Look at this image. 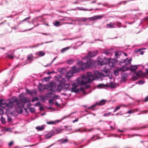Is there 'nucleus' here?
<instances>
[{"instance_id": "obj_1", "label": "nucleus", "mask_w": 148, "mask_h": 148, "mask_svg": "<svg viewBox=\"0 0 148 148\" xmlns=\"http://www.w3.org/2000/svg\"><path fill=\"white\" fill-rule=\"evenodd\" d=\"M94 76L92 73L90 72H87V77L84 75H82L77 79V82L80 85H85L88 83H91L96 79L102 80V78L105 76L101 72H99L97 70L94 71Z\"/></svg>"}, {"instance_id": "obj_2", "label": "nucleus", "mask_w": 148, "mask_h": 148, "mask_svg": "<svg viewBox=\"0 0 148 148\" xmlns=\"http://www.w3.org/2000/svg\"><path fill=\"white\" fill-rule=\"evenodd\" d=\"M14 102H16L15 104L16 109L17 112L19 114L23 112V107L24 105L19 101L18 99L16 98L14 99Z\"/></svg>"}, {"instance_id": "obj_3", "label": "nucleus", "mask_w": 148, "mask_h": 148, "mask_svg": "<svg viewBox=\"0 0 148 148\" xmlns=\"http://www.w3.org/2000/svg\"><path fill=\"white\" fill-rule=\"evenodd\" d=\"M77 64L78 66H80L79 68L82 70H83L86 68L92 66V63L90 60H89L86 63L79 62Z\"/></svg>"}, {"instance_id": "obj_4", "label": "nucleus", "mask_w": 148, "mask_h": 148, "mask_svg": "<svg viewBox=\"0 0 148 148\" xmlns=\"http://www.w3.org/2000/svg\"><path fill=\"white\" fill-rule=\"evenodd\" d=\"M77 83H78L77 82ZM79 84L76 83H73L72 84V87L71 89V91L73 92H77L79 91V90L77 88Z\"/></svg>"}, {"instance_id": "obj_5", "label": "nucleus", "mask_w": 148, "mask_h": 148, "mask_svg": "<svg viewBox=\"0 0 148 148\" xmlns=\"http://www.w3.org/2000/svg\"><path fill=\"white\" fill-rule=\"evenodd\" d=\"M45 20V19L42 17L41 16H38L36 18H34L32 20V24H34L35 21H40L41 22H43Z\"/></svg>"}, {"instance_id": "obj_6", "label": "nucleus", "mask_w": 148, "mask_h": 148, "mask_svg": "<svg viewBox=\"0 0 148 148\" xmlns=\"http://www.w3.org/2000/svg\"><path fill=\"white\" fill-rule=\"evenodd\" d=\"M106 102V101L105 99H102L99 102H97L94 105L92 106L90 108H92L95 106H101L105 104Z\"/></svg>"}, {"instance_id": "obj_7", "label": "nucleus", "mask_w": 148, "mask_h": 148, "mask_svg": "<svg viewBox=\"0 0 148 148\" xmlns=\"http://www.w3.org/2000/svg\"><path fill=\"white\" fill-rule=\"evenodd\" d=\"M98 51H90L88 53V56L85 57L86 59H88V57H93L96 56L97 54Z\"/></svg>"}, {"instance_id": "obj_8", "label": "nucleus", "mask_w": 148, "mask_h": 148, "mask_svg": "<svg viewBox=\"0 0 148 148\" xmlns=\"http://www.w3.org/2000/svg\"><path fill=\"white\" fill-rule=\"evenodd\" d=\"M116 84L113 82L108 83L106 84V86L107 87L110 88L111 89H114L116 87Z\"/></svg>"}, {"instance_id": "obj_9", "label": "nucleus", "mask_w": 148, "mask_h": 148, "mask_svg": "<svg viewBox=\"0 0 148 148\" xmlns=\"http://www.w3.org/2000/svg\"><path fill=\"white\" fill-rule=\"evenodd\" d=\"M14 99L13 101H10L8 103H5V105L6 106L9 108H11L13 107L14 104H16V102H14Z\"/></svg>"}, {"instance_id": "obj_10", "label": "nucleus", "mask_w": 148, "mask_h": 148, "mask_svg": "<svg viewBox=\"0 0 148 148\" xmlns=\"http://www.w3.org/2000/svg\"><path fill=\"white\" fill-rule=\"evenodd\" d=\"M79 68L76 67L75 66H73L71 68V70L74 74V73H78L79 71Z\"/></svg>"}, {"instance_id": "obj_11", "label": "nucleus", "mask_w": 148, "mask_h": 148, "mask_svg": "<svg viewBox=\"0 0 148 148\" xmlns=\"http://www.w3.org/2000/svg\"><path fill=\"white\" fill-rule=\"evenodd\" d=\"M57 86L55 84H53L51 86L50 90L53 92H56L57 91Z\"/></svg>"}, {"instance_id": "obj_12", "label": "nucleus", "mask_w": 148, "mask_h": 148, "mask_svg": "<svg viewBox=\"0 0 148 148\" xmlns=\"http://www.w3.org/2000/svg\"><path fill=\"white\" fill-rule=\"evenodd\" d=\"M128 68L126 66H123L121 67H118V71H125L128 70Z\"/></svg>"}, {"instance_id": "obj_13", "label": "nucleus", "mask_w": 148, "mask_h": 148, "mask_svg": "<svg viewBox=\"0 0 148 148\" xmlns=\"http://www.w3.org/2000/svg\"><path fill=\"white\" fill-rule=\"evenodd\" d=\"M63 130L62 129H60V128H58L55 129L53 131V134H56L58 133H60L62 132V131Z\"/></svg>"}, {"instance_id": "obj_14", "label": "nucleus", "mask_w": 148, "mask_h": 148, "mask_svg": "<svg viewBox=\"0 0 148 148\" xmlns=\"http://www.w3.org/2000/svg\"><path fill=\"white\" fill-rule=\"evenodd\" d=\"M73 73L71 70H69L68 72H67L66 74V76L69 79L70 77L73 76Z\"/></svg>"}, {"instance_id": "obj_15", "label": "nucleus", "mask_w": 148, "mask_h": 148, "mask_svg": "<svg viewBox=\"0 0 148 148\" xmlns=\"http://www.w3.org/2000/svg\"><path fill=\"white\" fill-rule=\"evenodd\" d=\"M33 56L32 54H30L27 56V59L26 62L30 61L31 62L33 60Z\"/></svg>"}, {"instance_id": "obj_16", "label": "nucleus", "mask_w": 148, "mask_h": 148, "mask_svg": "<svg viewBox=\"0 0 148 148\" xmlns=\"http://www.w3.org/2000/svg\"><path fill=\"white\" fill-rule=\"evenodd\" d=\"M106 27L107 28H115V26L114 25L113 23H110L106 25Z\"/></svg>"}, {"instance_id": "obj_17", "label": "nucleus", "mask_w": 148, "mask_h": 148, "mask_svg": "<svg viewBox=\"0 0 148 148\" xmlns=\"http://www.w3.org/2000/svg\"><path fill=\"white\" fill-rule=\"evenodd\" d=\"M102 17V16L101 15L99 16H95L94 17H92L91 18L92 20H95L97 19H100Z\"/></svg>"}, {"instance_id": "obj_18", "label": "nucleus", "mask_w": 148, "mask_h": 148, "mask_svg": "<svg viewBox=\"0 0 148 148\" xmlns=\"http://www.w3.org/2000/svg\"><path fill=\"white\" fill-rule=\"evenodd\" d=\"M99 60V65H102L106 63V61L105 60H103V59L102 58L100 59Z\"/></svg>"}, {"instance_id": "obj_19", "label": "nucleus", "mask_w": 148, "mask_h": 148, "mask_svg": "<svg viewBox=\"0 0 148 148\" xmlns=\"http://www.w3.org/2000/svg\"><path fill=\"white\" fill-rule=\"evenodd\" d=\"M108 64L110 67H113L114 64V60L112 59H110L108 61Z\"/></svg>"}, {"instance_id": "obj_20", "label": "nucleus", "mask_w": 148, "mask_h": 148, "mask_svg": "<svg viewBox=\"0 0 148 148\" xmlns=\"http://www.w3.org/2000/svg\"><path fill=\"white\" fill-rule=\"evenodd\" d=\"M20 101L22 103H25L27 102V98L26 97H22L20 99Z\"/></svg>"}, {"instance_id": "obj_21", "label": "nucleus", "mask_w": 148, "mask_h": 148, "mask_svg": "<svg viewBox=\"0 0 148 148\" xmlns=\"http://www.w3.org/2000/svg\"><path fill=\"white\" fill-rule=\"evenodd\" d=\"M53 132H51L49 133H48L45 136V137L46 138H49L51 137L53 135Z\"/></svg>"}, {"instance_id": "obj_22", "label": "nucleus", "mask_w": 148, "mask_h": 148, "mask_svg": "<svg viewBox=\"0 0 148 148\" xmlns=\"http://www.w3.org/2000/svg\"><path fill=\"white\" fill-rule=\"evenodd\" d=\"M53 94L52 92H47L46 94V96L47 98H51L52 97V95Z\"/></svg>"}, {"instance_id": "obj_23", "label": "nucleus", "mask_w": 148, "mask_h": 148, "mask_svg": "<svg viewBox=\"0 0 148 148\" xmlns=\"http://www.w3.org/2000/svg\"><path fill=\"white\" fill-rule=\"evenodd\" d=\"M114 25H116L118 27H120L122 26H121V23L119 22H115L114 23Z\"/></svg>"}, {"instance_id": "obj_24", "label": "nucleus", "mask_w": 148, "mask_h": 148, "mask_svg": "<svg viewBox=\"0 0 148 148\" xmlns=\"http://www.w3.org/2000/svg\"><path fill=\"white\" fill-rule=\"evenodd\" d=\"M130 70L132 71L136 70L137 69V66H132L130 67Z\"/></svg>"}, {"instance_id": "obj_25", "label": "nucleus", "mask_w": 148, "mask_h": 148, "mask_svg": "<svg viewBox=\"0 0 148 148\" xmlns=\"http://www.w3.org/2000/svg\"><path fill=\"white\" fill-rule=\"evenodd\" d=\"M63 85V89H67L69 88L70 86V84L69 83L65 84Z\"/></svg>"}, {"instance_id": "obj_26", "label": "nucleus", "mask_w": 148, "mask_h": 148, "mask_svg": "<svg viewBox=\"0 0 148 148\" xmlns=\"http://www.w3.org/2000/svg\"><path fill=\"white\" fill-rule=\"evenodd\" d=\"M106 84H100L99 85H98L97 86V87L99 88H104L106 87Z\"/></svg>"}, {"instance_id": "obj_27", "label": "nucleus", "mask_w": 148, "mask_h": 148, "mask_svg": "<svg viewBox=\"0 0 148 148\" xmlns=\"http://www.w3.org/2000/svg\"><path fill=\"white\" fill-rule=\"evenodd\" d=\"M68 140L67 139H61L59 141L61 143L64 144L67 143Z\"/></svg>"}, {"instance_id": "obj_28", "label": "nucleus", "mask_w": 148, "mask_h": 148, "mask_svg": "<svg viewBox=\"0 0 148 148\" xmlns=\"http://www.w3.org/2000/svg\"><path fill=\"white\" fill-rule=\"evenodd\" d=\"M135 74L137 76H141L142 75V72L141 71H140L136 72Z\"/></svg>"}, {"instance_id": "obj_29", "label": "nucleus", "mask_w": 148, "mask_h": 148, "mask_svg": "<svg viewBox=\"0 0 148 148\" xmlns=\"http://www.w3.org/2000/svg\"><path fill=\"white\" fill-rule=\"evenodd\" d=\"M118 67L114 71V73L115 75L118 76L119 75V72H121L120 71H118Z\"/></svg>"}, {"instance_id": "obj_30", "label": "nucleus", "mask_w": 148, "mask_h": 148, "mask_svg": "<svg viewBox=\"0 0 148 148\" xmlns=\"http://www.w3.org/2000/svg\"><path fill=\"white\" fill-rule=\"evenodd\" d=\"M45 54V52L43 51H40L38 52V56L41 57L44 56Z\"/></svg>"}, {"instance_id": "obj_31", "label": "nucleus", "mask_w": 148, "mask_h": 148, "mask_svg": "<svg viewBox=\"0 0 148 148\" xmlns=\"http://www.w3.org/2000/svg\"><path fill=\"white\" fill-rule=\"evenodd\" d=\"M57 89L59 92H60L62 89H63V85L61 84H60L58 86H57Z\"/></svg>"}, {"instance_id": "obj_32", "label": "nucleus", "mask_w": 148, "mask_h": 148, "mask_svg": "<svg viewBox=\"0 0 148 148\" xmlns=\"http://www.w3.org/2000/svg\"><path fill=\"white\" fill-rule=\"evenodd\" d=\"M44 128V127L43 126H38L36 127V129L39 131L42 130Z\"/></svg>"}, {"instance_id": "obj_33", "label": "nucleus", "mask_w": 148, "mask_h": 148, "mask_svg": "<svg viewBox=\"0 0 148 148\" xmlns=\"http://www.w3.org/2000/svg\"><path fill=\"white\" fill-rule=\"evenodd\" d=\"M53 25L56 27H59L60 25V22L58 21H56L53 23Z\"/></svg>"}, {"instance_id": "obj_34", "label": "nucleus", "mask_w": 148, "mask_h": 148, "mask_svg": "<svg viewBox=\"0 0 148 148\" xmlns=\"http://www.w3.org/2000/svg\"><path fill=\"white\" fill-rule=\"evenodd\" d=\"M60 84L63 85L66 83V81L64 79L62 78L60 81Z\"/></svg>"}, {"instance_id": "obj_35", "label": "nucleus", "mask_w": 148, "mask_h": 148, "mask_svg": "<svg viewBox=\"0 0 148 148\" xmlns=\"http://www.w3.org/2000/svg\"><path fill=\"white\" fill-rule=\"evenodd\" d=\"M74 61V60L73 59H70L67 61V63L68 64H72L73 62Z\"/></svg>"}, {"instance_id": "obj_36", "label": "nucleus", "mask_w": 148, "mask_h": 148, "mask_svg": "<svg viewBox=\"0 0 148 148\" xmlns=\"http://www.w3.org/2000/svg\"><path fill=\"white\" fill-rule=\"evenodd\" d=\"M38 89L40 91H41L43 89V86L40 83L38 86Z\"/></svg>"}, {"instance_id": "obj_37", "label": "nucleus", "mask_w": 148, "mask_h": 148, "mask_svg": "<svg viewBox=\"0 0 148 148\" xmlns=\"http://www.w3.org/2000/svg\"><path fill=\"white\" fill-rule=\"evenodd\" d=\"M69 49V47H67L66 48H64L62 49L61 50V53H63L66 50H67L68 49Z\"/></svg>"}, {"instance_id": "obj_38", "label": "nucleus", "mask_w": 148, "mask_h": 148, "mask_svg": "<svg viewBox=\"0 0 148 148\" xmlns=\"http://www.w3.org/2000/svg\"><path fill=\"white\" fill-rule=\"evenodd\" d=\"M1 121L3 124H5V119L2 116L1 117Z\"/></svg>"}, {"instance_id": "obj_39", "label": "nucleus", "mask_w": 148, "mask_h": 148, "mask_svg": "<svg viewBox=\"0 0 148 148\" xmlns=\"http://www.w3.org/2000/svg\"><path fill=\"white\" fill-rule=\"evenodd\" d=\"M79 21L85 22L86 21L87 19L85 18H80Z\"/></svg>"}, {"instance_id": "obj_40", "label": "nucleus", "mask_w": 148, "mask_h": 148, "mask_svg": "<svg viewBox=\"0 0 148 148\" xmlns=\"http://www.w3.org/2000/svg\"><path fill=\"white\" fill-rule=\"evenodd\" d=\"M38 100V98L37 97H34L31 100L32 102H34L35 101Z\"/></svg>"}, {"instance_id": "obj_41", "label": "nucleus", "mask_w": 148, "mask_h": 148, "mask_svg": "<svg viewBox=\"0 0 148 148\" xmlns=\"http://www.w3.org/2000/svg\"><path fill=\"white\" fill-rule=\"evenodd\" d=\"M39 24H38L37 25H34V27H33L32 28H30V29H27V30H25L24 31H30V30H32V29H33L35 27H36V26H38L39 25Z\"/></svg>"}, {"instance_id": "obj_42", "label": "nucleus", "mask_w": 148, "mask_h": 148, "mask_svg": "<svg viewBox=\"0 0 148 148\" xmlns=\"http://www.w3.org/2000/svg\"><path fill=\"white\" fill-rule=\"evenodd\" d=\"M26 92L28 94L32 95V93L28 89H26Z\"/></svg>"}, {"instance_id": "obj_43", "label": "nucleus", "mask_w": 148, "mask_h": 148, "mask_svg": "<svg viewBox=\"0 0 148 148\" xmlns=\"http://www.w3.org/2000/svg\"><path fill=\"white\" fill-rule=\"evenodd\" d=\"M142 101H144L145 102H146L148 101V96H147L145 97V98L142 100Z\"/></svg>"}, {"instance_id": "obj_44", "label": "nucleus", "mask_w": 148, "mask_h": 148, "mask_svg": "<svg viewBox=\"0 0 148 148\" xmlns=\"http://www.w3.org/2000/svg\"><path fill=\"white\" fill-rule=\"evenodd\" d=\"M111 114V113L110 112H109L108 113H105L103 114V116H109Z\"/></svg>"}, {"instance_id": "obj_45", "label": "nucleus", "mask_w": 148, "mask_h": 148, "mask_svg": "<svg viewBox=\"0 0 148 148\" xmlns=\"http://www.w3.org/2000/svg\"><path fill=\"white\" fill-rule=\"evenodd\" d=\"M7 120L8 122H10L12 120V119L9 116H7Z\"/></svg>"}, {"instance_id": "obj_46", "label": "nucleus", "mask_w": 148, "mask_h": 148, "mask_svg": "<svg viewBox=\"0 0 148 148\" xmlns=\"http://www.w3.org/2000/svg\"><path fill=\"white\" fill-rule=\"evenodd\" d=\"M29 110L32 113H33L35 111V109L34 108H30L29 109Z\"/></svg>"}, {"instance_id": "obj_47", "label": "nucleus", "mask_w": 148, "mask_h": 148, "mask_svg": "<svg viewBox=\"0 0 148 148\" xmlns=\"http://www.w3.org/2000/svg\"><path fill=\"white\" fill-rule=\"evenodd\" d=\"M135 112V111L134 110H129L127 112V113L129 114H131L132 113H134Z\"/></svg>"}, {"instance_id": "obj_48", "label": "nucleus", "mask_w": 148, "mask_h": 148, "mask_svg": "<svg viewBox=\"0 0 148 148\" xmlns=\"http://www.w3.org/2000/svg\"><path fill=\"white\" fill-rule=\"evenodd\" d=\"M30 18H31V17H30V16L27 17L26 18H25L24 20H23V21H21V23H22V22L23 21H25L29 19Z\"/></svg>"}, {"instance_id": "obj_49", "label": "nucleus", "mask_w": 148, "mask_h": 148, "mask_svg": "<svg viewBox=\"0 0 148 148\" xmlns=\"http://www.w3.org/2000/svg\"><path fill=\"white\" fill-rule=\"evenodd\" d=\"M3 100L0 99V108H2V106L3 104L4 103H2Z\"/></svg>"}, {"instance_id": "obj_50", "label": "nucleus", "mask_w": 148, "mask_h": 148, "mask_svg": "<svg viewBox=\"0 0 148 148\" xmlns=\"http://www.w3.org/2000/svg\"><path fill=\"white\" fill-rule=\"evenodd\" d=\"M104 53L107 55H109V54H110V52L109 51V50H106L105 51H104Z\"/></svg>"}, {"instance_id": "obj_51", "label": "nucleus", "mask_w": 148, "mask_h": 148, "mask_svg": "<svg viewBox=\"0 0 148 148\" xmlns=\"http://www.w3.org/2000/svg\"><path fill=\"white\" fill-rule=\"evenodd\" d=\"M7 57L10 59H13L14 58L13 56L12 55H8L7 56Z\"/></svg>"}, {"instance_id": "obj_52", "label": "nucleus", "mask_w": 148, "mask_h": 148, "mask_svg": "<svg viewBox=\"0 0 148 148\" xmlns=\"http://www.w3.org/2000/svg\"><path fill=\"white\" fill-rule=\"evenodd\" d=\"M4 111L3 109H0V115H2L4 114Z\"/></svg>"}, {"instance_id": "obj_53", "label": "nucleus", "mask_w": 148, "mask_h": 148, "mask_svg": "<svg viewBox=\"0 0 148 148\" xmlns=\"http://www.w3.org/2000/svg\"><path fill=\"white\" fill-rule=\"evenodd\" d=\"M55 123V122L52 121L47 122V123L48 124H54Z\"/></svg>"}, {"instance_id": "obj_54", "label": "nucleus", "mask_w": 148, "mask_h": 148, "mask_svg": "<svg viewBox=\"0 0 148 148\" xmlns=\"http://www.w3.org/2000/svg\"><path fill=\"white\" fill-rule=\"evenodd\" d=\"M78 89L79 90V91H82L83 92L84 91V88L82 87L80 88L79 89Z\"/></svg>"}, {"instance_id": "obj_55", "label": "nucleus", "mask_w": 148, "mask_h": 148, "mask_svg": "<svg viewBox=\"0 0 148 148\" xmlns=\"http://www.w3.org/2000/svg\"><path fill=\"white\" fill-rule=\"evenodd\" d=\"M41 104L40 103V102H38L36 103L35 104V106H39Z\"/></svg>"}, {"instance_id": "obj_56", "label": "nucleus", "mask_w": 148, "mask_h": 148, "mask_svg": "<svg viewBox=\"0 0 148 148\" xmlns=\"http://www.w3.org/2000/svg\"><path fill=\"white\" fill-rule=\"evenodd\" d=\"M120 107H121V106H116L115 107V109L116 110H117L120 109Z\"/></svg>"}, {"instance_id": "obj_57", "label": "nucleus", "mask_w": 148, "mask_h": 148, "mask_svg": "<svg viewBox=\"0 0 148 148\" xmlns=\"http://www.w3.org/2000/svg\"><path fill=\"white\" fill-rule=\"evenodd\" d=\"M49 103H50L51 104H53V100L52 99H50L49 101Z\"/></svg>"}, {"instance_id": "obj_58", "label": "nucleus", "mask_w": 148, "mask_h": 148, "mask_svg": "<svg viewBox=\"0 0 148 148\" xmlns=\"http://www.w3.org/2000/svg\"><path fill=\"white\" fill-rule=\"evenodd\" d=\"M13 141L10 142L9 143V144H8L9 146H10V147L11 146H12L13 145Z\"/></svg>"}, {"instance_id": "obj_59", "label": "nucleus", "mask_w": 148, "mask_h": 148, "mask_svg": "<svg viewBox=\"0 0 148 148\" xmlns=\"http://www.w3.org/2000/svg\"><path fill=\"white\" fill-rule=\"evenodd\" d=\"M44 108L43 107V106L42 105L41 106H40V110H41V111L43 110H44Z\"/></svg>"}, {"instance_id": "obj_60", "label": "nucleus", "mask_w": 148, "mask_h": 148, "mask_svg": "<svg viewBox=\"0 0 148 148\" xmlns=\"http://www.w3.org/2000/svg\"><path fill=\"white\" fill-rule=\"evenodd\" d=\"M143 114H146L147 112H148V110H144L143 111L141 112Z\"/></svg>"}, {"instance_id": "obj_61", "label": "nucleus", "mask_w": 148, "mask_h": 148, "mask_svg": "<svg viewBox=\"0 0 148 148\" xmlns=\"http://www.w3.org/2000/svg\"><path fill=\"white\" fill-rule=\"evenodd\" d=\"M70 115L68 116H65L64 117H63L62 119H61L62 120H63L65 119H66V118L69 117L70 116Z\"/></svg>"}, {"instance_id": "obj_62", "label": "nucleus", "mask_w": 148, "mask_h": 148, "mask_svg": "<svg viewBox=\"0 0 148 148\" xmlns=\"http://www.w3.org/2000/svg\"><path fill=\"white\" fill-rule=\"evenodd\" d=\"M146 49L145 48H141V49H138V51H136V52H137L138 51H140L141 50H144V49Z\"/></svg>"}, {"instance_id": "obj_63", "label": "nucleus", "mask_w": 148, "mask_h": 148, "mask_svg": "<svg viewBox=\"0 0 148 148\" xmlns=\"http://www.w3.org/2000/svg\"><path fill=\"white\" fill-rule=\"evenodd\" d=\"M59 97V96L58 95H54L53 97V99L55 98L58 99V97Z\"/></svg>"}, {"instance_id": "obj_64", "label": "nucleus", "mask_w": 148, "mask_h": 148, "mask_svg": "<svg viewBox=\"0 0 148 148\" xmlns=\"http://www.w3.org/2000/svg\"><path fill=\"white\" fill-rule=\"evenodd\" d=\"M139 83L141 84H143L144 83V82L143 81L140 80L139 81Z\"/></svg>"}]
</instances>
